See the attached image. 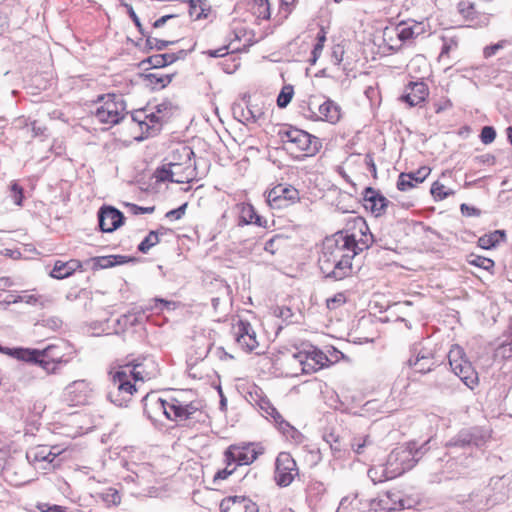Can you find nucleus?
Returning <instances> with one entry per match:
<instances>
[{
    "label": "nucleus",
    "instance_id": "603ef678",
    "mask_svg": "<svg viewBox=\"0 0 512 512\" xmlns=\"http://www.w3.org/2000/svg\"><path fill=\"white\" fill-rule=\"evenodd\" d=\"M431 169L428 166H422L418 168L416 171L406 172V174H411L413 178V182L415 184H419L425 181V179L430 175Z\"/></svg>",
    "mask_w": 512,
    "mask_h": 512
},
{
    "label": "nucleus",
    "instance_id": "20e7f679",
    "mask_svg": "<svg viewBox=\"0 0 512 512\" xmlns=\"http://www.w3.org/2000/svg\"><path fill=\"white\" fill-rule=\"evenodd\" d=\"M290 349V377L312 374L332 364L331 360L320 349L310 344H303L302 349Z\"/></svg>",
    "mask_w": 512,
    "mask_h": 512
},
{
    "label": "nucleus",
    "instance_id": "3c124183",
    "mask_svg": "<svg viewBox=\"0 0 512 512\" xmlns=\"http://www.w3.org/2000/svg\"><path fill=\"white\" fill-rule=\"evenodd\" d=\"M62 320L57 316H52L47 319L39 321L36 325L48 328L52 331H57L62 327Z\"/></svg>",
    "mask_w": 512,
    "mask_h": 512
},
{
    "label": "nucleus",
    "instance_id": "0e129e2a",
    "mask_svg": "<svg viewBox=\"0 0 512 512\" xmlns=\"http://www.w3.org/2000/svg\"><path fill=\"white\" fill-rule=\"evenodd\" d=\"M236 469V465H234L232 468L231 466H228V464H226V467L222 470H219L215 475H214V479L213 481L214 482H217L218 480H225L227 479L230 475L233 474V472L235 471Z\"/></svg>",
    "mask_w": 512,
    "mask_h": 512
},
{
    "label": "nucleus",
    "instance_id": "f03ea898",
    "mask_svg": "<svg viewBox=\"0 0 512 512\" xmlns=\"http://www.w3.org/2000/svg\"><path fill=\"white\" fill-rule=\"evenodd\" d=\"M143 410L149 419L163 414L171 421L184 422L188 420L200 421L202 412L197 402L184 403L177 398L165 400L156 393L146 394L143 399Z\"/></svg>",
    "mask_w": 512,
    "mask_h": 512
},
{
    "label": "nucleus",
    "instance_id": "e433bc0d",
    "mask_svg": "<svg viewBox=\"0 0 512 512\" xmlns=\"http://www.w3.org/2000/svg\"><path fill=\"white\" fill-rule=\"evenodd\" d=\"M389 470L387 462L383 465L373 466L368 470V477L375 484L394 479V477H390V473H388Z\"/></svg>",
    "mask_w": 512,
    "mask_h": 512
},
{
    "label": "nucleus",
    "instance_id": "e2e57ef3",
    "mask_svg": "<svg viewBox=\"0 0 512 512\" xmlns=\"http://www.w3.org/2000/svg\"><path fill=\"white\" fill-rule=\"evenodd\" d=\"M507 44L506 40H501L493 45H490L484 49V55L486 58L491 57L497 53L499 49H502Z\"/></svg>",
    "mask_w": 512,
    "mask_h": 512
},
{
    "label": "nucleus",
    "instance_id": "338daca9",
    "mask_svg": "<svg viewBox=\"0 0 512 512\" xmlns=\"http://www.w3.org/2000/svg\"><path fill=\"white\" fill-rule=\"evenodd\" d=\"M31 131H32V136L33 137H42V138H46L47 137V128L46 126H43V125H39L37 121H33L31 123Z\"/></svg>",
    "mask_w": 512,
    "mask_h": 512
},
{
    "label": "nucleus",
    "instance_id": "423d86ee",
    "mask_svg": "<svg viewBox=\"0 0 512 512\" xmlns=\"http://www.w3.org/2000/svg\"><path fill=\"white\" fill-rule=\"evenodd\" d=\"M321 148L320 140L310 133L290 125V157L301 160L315 155Z\"/></svg>",
    "mask_w": 512,
    "mask_h": 512
},
{
    "label": "nucleus",
    "instance_id": "c9c22d12",
    "mask_svg": "<svg viewBox=\"0 0 512 512\" xmlns=\"http://www.w3.org/2000/svg\"><path fill=\"white\" fill-rule=\"evenodd\" d=\"M173 78V74H162L159 72L149 73L145 75V80L152 89L165 88Z\"/></svg>",
    "mask_w": 512,
    "mask_h": 512
},
{
    "label": "nucleus",
    "instance_id": "052dcab7",
    "mask_svg": "<svg viewBox=\"0 0 512 512\" xmlns=\"http://www.w3.org/2000/svg\"><path fill=\"white\" fill-rule=\"evenodd\" d=\"M19 294H15L12 292H0V303L10 305L19 303Z\"/></svg>",
    "mask_w": 512,
    "mask_h": 512
},
{
    "label": "nucleus",
    "instance_id": "bf43d9fd",
    "mask_svg": "<svg viewBox=\"0 0 512 512\" xmlns=\"http://www.w3.org/2000/svg\"><path fill=\"white\" fill-rule=\"evenodd\" d=\"M186 207L187 204L185 203L176 209L170 210L166 213L165 217L171 221L179 220L184 216Z\"/></svg>",
    "mask_w": 512,
    "mask_h": 512
},
{
    "label": "nucleus",
    "instance_id": "79ce46f5",
    "mask_svg": "<svg viewBox=\"0 0 512 512\" xmlns=\"http://www.w3.org/2000/svg\"><path fill=\"white\" fill-rule=\"evenodd\" d=\"M107 399L118 407H127L129 402L131 401L130 398L124 397V395L121 392H119V390L115 389L112 386H110V389L107 393Z\"/></svg>",
    "mask_w": 512,
    "mask_h": 512
},
{
    "label": "nucleus",
    "instance_id": "37998d69",
    "mask_svg": "<svg viewBox=\"0 0 512 512\" xmlns=\"http://www.w3.org/2000/svg\"><path fill=\"white\" fill-rule=\"evenodd\" d=\"M250 98V95L244 94L242 97V101L246 106V115H248V119L250 120V122L254 123L261 117L262 111L256 105H252L250 103Z\"/></svg>",
    "mask_w": 512,
    "mask_h": 512
},
{
    "label": "nucleus",
    "instance_id": "dca6fc26",
    "mask_svg": "<svg viewBox=\"0 0 512 512\" xmlns=\"http://www.w3.org/2000/svg\"><path fill=\"white\" fill-rule=\"evenodd\" d=\"M127 372L132 375L134 381L149 380L157 375V364L152 358L144 357L128 363Z\"/></svg>",
    "mask_w": 512,
    "mask_h": 512
},
{
    "label": "nucleus",
    "instance_id": "72a5a7b5",
    "mask_svg": "<svg viewBox=\"0 0 512 512\" xmlns=\"http://www.w3.org/2000/svg\"><path fill=\"white\" fill-rule=\"evenodd\" d=\"M506 240L504 230H495L489 234H485L478 239V245L483 249L495 248L499 243Z\"/></svg>",
    "mask_w": 512,
    "mask_h": 512
},
{
    "label": "nucleus",
    "instance_id": "a878e982",
    "mask_svg": "<svg viewBox=\"0 0 512 512\" xmlns=\"http://www.w3.org/2000/svg\"><path fill=\"white\" fill-rule=\"evenodd\" d=\"M194 156V151L191 147L178 144L172 151L165 157L163 162L172 163V164H181L194 166L192 158Z\"/></svg>",
    "mask_w": 512,
    "mask_h": 512
},
{
    "label": "nucleus",
    "instance_id": "4be33fe9",
    "mask_svg": "<svg viewBox=\"0 0 512 512\" xmlns=\"http://www.w3.org/2000/svg\"><path fill=\"white\" fill-rule=\"evenodd\" d=\"M510 480L506 476H495L490 478L485 488L492 496V501L496 504L504 502L508 498Z\"/></svg>",
    "mask_w": 512,
    "mask_h": 512
},
{
    "label": "nucleus",
    "instance_id": "09e8293b",
    "mask_svg": "<svg viewBox=\"0 0 512 512\" xmlns=\"http://www.w3.org/2000/svg\"><path fill=\"white\" fill-rule=\"evenodd\" d=\"M10 198L15 205L22 206L24 199L23 188L17 182H12L10 185Z\"/></svg>",
    "mask_w": 512,
    "mask_h": 512
},
{
    "label": "nucleus",
    "instance_id": "2f4dec72",
    "mask_svg": "<svg viewBox=\"0 0 512 512\" xmlns=\"http://www.w3.org/2000/svg\"><path fill=\"white\" fill-rule=\"evenodd\" d=\"M260 409L266 414V417H271L278 425L279 430L285 434L288 428V422H286L281 414L277 411V409L271 404L268 399H260L259 401Z\"/></svg>",
    "mask_w": 512,
    "mask_h": 512
},
{
    "label": "nucleus",
    "instance_id": "c03bdc74",
    "mask_svg": "<svg viewBox=\"0 0 512 512\" xmlns=\"http://www.w3.org/2000/svg\"><path fill=\"white\" fill-rule=\"evenodd\" d=\"M468 262L469 264L484 269L486 271H491L495 266V263L492 259L474 254H471L469 256Z\"/></svg>",
    "mask_w": 512,
    "mask_h": 512
},
{
    "label": "nucleus",
    "instance_id": "4d7b16f0",
    "mask_svg": "<svg viewBox=\"0 0 512 512\" xmlns=\"http://www.w3.org/2000/svg\"><path fill=\"white\" fill-rule=\"evenodd\" d=\"M323 439L327 444H329L331 450H333L335 452L341 451V446L339 443L338 436H336L334 433H332V432L325 433L323 435Z\"/></svg>",
    "mask_w": 512,
    "mask_h": 512
},
{
    "label": "nucleus",
    "instance_id": "6ab92c4d",
    "mask_svg": "<svg viewBox=\"0 0 512 512\" xmlns=\"http://www.w3.org/2000/svg\"><path fill=\"white\" fill-rule=\"evenodd\" d=\"M457 9L461 16L469 22L470 27L481 28L490 22V15L477 11L474 4L469 1L459 2Z\"/></svg>",
    "mask_w": 512,
    "mask_h": 512
},
{
    "label": "nucleus",
    "instance_id": "2eb2a0df",
    "mask_svg": "<svg viewBox=\"0 0 512 512\" xmlns=\"http://www.w3.org/2000/svg\"><path fill=\"white\" fill-rule=\"evenodd\" d=\"M233 333L236 343L246 352L257 347L256 333L248 321L239 320L233 326Z\"/></svg>",
    "mask_w": 512,
    "mask_h": 512
},
{
    "label": "nucleus",
    "instance_id": "c85d7f7f",
    "mask_svg": "<svg viewBox=\"0 0 512 512\" xmlns=\"http://www.w3.org/2000/svg\"><path fill=\"white\" fill-rule=\"evenodd\" d=\"M67 390L69 394L72 396V400L75 401L76 404L87 403L92 392L91 385L86 380H77L72 382L67 387Z\"/></svg>",
    "mask_w": 512,
    "mask_h": 512
},
{
    "label": "nucleus",
    "instance_id": "c756f323",
    "mask_svg": "<svg viewBox=\"0 0 512 512\" xmlns=\"http://www.w3.org/2000/svg\"><path fill=\"white\" fill-rule=\"evenodd\" d=\"M83 263L77 259H71L67 262L56 261L50 275L56 279H64L71 276L75 271L81 270Z\"/></svg>",
    "mask_w": 512,
    "mask_h": 512
},
{
    "label": "nucleus",
    "instance_id": "412c9836",
    "mask_svg": "<svg viewBox=\"0 0 512 512\" xmlns=\"http://www.w3.org/2000/svg\"><path fill=\"white\" fill-rule=\"evenodd\" d=\"M429 95L428 86L422 81H411L406 86V93L402 100L409 106L414 107L422 104Z\"/></svg>",
    "mask_w": 512,
    "mask_h": 512
},
{
    "label": "nucleus",
    "instance_id": "8fccbe9b",
    "mask_svg": "<svg viewBox=\"0 0 512 512\" xmlns=\"http://www.w3.org/2000/svg\"><path fill=\"white\" fill-rule=\"evenodd\" d=\"M93 263V269H106L110 267H114L112 259L110 255L108 256H98L93 257L87 261V263Z\"/></svg>",
    "mask_w": 512,
    "mask_h": 512
},
{
    "label": "nucleus",
    "instance_id": "cd10ccee",
    "mask_svg": "<svg viewBox=\"0 0 512 512\" xmlns=\"http://www.w3.org/2000/svg\"><path fill=\"white\" fill-rule=\"evenodd\" d=\"M56 347L51 345L43 350H48L49 357H45L48 360H51L53 364L55 365L53 368V372H48L44 368H39L37 365H29L27 373L31 375L32 378L42 379L45 376L56 374L58 371V365L62 363V357L59 354H56L55 351Z\"/></svg>",
    "mask_w": 512,
    "mask_h": 512
},
{
    "label": "nucleus",
    "instance_id": "a211bd4d",
    "mask_svg": "<svg viewBox=\"0 0 512 512\" xmlns=\"http://www.w3.org/2000/svg\"><path fill=\"white\" fill-rule=\"evenodd\" d=\"M129 365L120 367L115 372H110L111 386L119 390L124 397L132 399L134 392L137 391L135 384L133 383L132 375L127 372Z\"/></svg>",
    "mask_w": 512,
    "mask_h": 512
},
{
    "label": "nucleus",
    "instance_id": "7c9ffc66",
    "mask_svg": "<svg viewBox=\"0 0 512 512\" xmlns=\"http://www.w3.org/2000/svg\"><path fill=\"white\" fill-rule=\"evenodd\" d=\"M274 480L280 487L288 486V453L280 452L275 460Z\"/></svg>",
    "mask_w": 512,
    "mask_h": 512
},
{
    "label": "nucleus",
    "instance_id": "473e14b6",
    "mask_svg": "<svg viewBox=\"0 0 512 512\" xmlns=\"http://www.w3.org/2000/svg\"><path fill=\"white\" fill-rule=\"evenodd\" d=\"M18 299L19 303L23 302L39 308H45L53 302L52 298L48 295L29 293L28 291H23L21 294H19Z\"/></svg>",
    "mask_w": 512,
    "mask_h": 512
},
{
    "label": "nucleus",
    "instance_id": "ea45409f",
    "mask_svg": "<svg viewBox=\"0 0 512 512\" xmlns=\"http://www.w3.org/2000/svg\"><path fill=\"white\" fill-rule=\"evenodd\" d=\"M430 193L435 201H442L455 194L454 190L446 189V187L439 181L432 183Z\"/></svg>",
    "mask_w": 512,
    "mask_h": 512
},
{
    "label": "nucleus",
    "instance_id": "1a4fd4ad",
    "mask_svg": "<svg viewBox=\"0 0 512 512\" xmlns=\"http://www.w3.org/2000/svg\"><path fill=\"white\" fill-rule=\"evenodd\" d=\"M195 166L163 162L154 176L158 182L189 183L196 177Z\"/></svg>",
    "mask_w": 512,
    "mask_h": 512
},
{
    "label": "nucleus",
    "instance_id": "13d9d810",
    "mask_svg": "<svg viewBox=\"0 0 512 512\" xmlns=\"http://www.w3.org/2000/svg\"><path fill=\"white\" fill-rule=\"evenodd\" d=\"M126 207L129 209V211L133 214V215H139V214H151L154 212L155 210V207L154 206H151V207H141V206H138L136 204H132V203H127L126 204Z\"/></svg>",
    "mask_w": 512,
    "mask_h": 512
},
{
    "label": "nucleus",
    "instance_id": "9d476101",
    "mask_svg": "<svg viewBox=\"0 0 512 512\" xmlns=\"http://www.w3.org/2000/svg\"><path fill=\"white\" fill-rule=\"evenodd\" d=\"M1 353L9 355L17 360L26 362L28 365H37L39 368H44L48 372H53L55 366L51 360L46 359L49 357L48 350H39L32 348H9L2 347Z\"/></svg>",
    "mask_w": 512,
    "mask_h": 512
},
{
    "label": "nucleus",
    "instance_id": "774afa93",
    "mask_svg": "<svg viewBox=\"0 0 512 512\" xmlns=\"http://www.w3.org/2000/svg\"><path fill=\"white\" fill-rule=\"evenodd\" d=\"M36 507L41 512H65L64 507L60 505H50L49 503H38Z\"/></svg>",
    "mask_w": 512,
    "mask_h": 512
},
{
    "label": "nucleus",
    "instance_id": "f704fd0d",
    "mask_svg": "<svg viewBox=\"0 0 512 512\" xmlns=\"http://www.w3.org/2000/svg\"><path fill=\"white\" fill-rule=\"evenodd\" d=\"M397 36L402 41L413 39L423 32L421 23L414 22L412 25L400 24L397 28Z\"/></svg>",
    "mask_w": 512,
    "mask_h": 512
},
{
    "label": "nucleus",
    "instance_id": "4c0bfd02",
    "mask_svg": "<svg viewBox=\"0 0 512 512\" xmlns=\"http://www.w3.org/2000/svg\"><path fill=\"white\" fill-rule=\"evenodd\" d=\"M164 232H165L164 227H161L157 231H150L149 234L138 245V250L144 254L148 253V251L152 247L156 246L159 243V241H160L159 235H163Z\"/></svg>",
    "mask_w": 512,
    "mask_h": 512
},
{
    "label": "nucleus",
    "instance_id": "a19ab883",
    "mask_svg": "<svg viewBox=\"0 0 512 512\" xmlns=\"http://www.w3.org/2000/svg\"><path fill=\"white\" fill-rule=\"evenodd\" d=\"M206 4L202 0H190L189 2V15L194 20H200L202 18H207L208 14L206 13Z\"/></svg>",
    "mask_w": 512,
    "mask_h": 512
},
{
    "label": "nucleus",
    "instance_id": "a18cd8bd",
    "mask_svg": "<svg viewBox=\"0 0 512 512\" xmlns=\"http://www.w3.org/2000/svg\"><path fill=\"white\" fill-rule=\"evenodd\" d=\"M416 184L413 182V178L411 174H406V172H402L398 176L396 187L399 191H409L414 188Z\"/></svg>",
    "mask_w": 512,
    "mask_h": 512
},
{
    "label": "nucleus",
    "instance_id": "bb28decb",
    "mask_svg": "<svg viewBox=\"0 0 512 512\" xmlns=\"http://www.w3.org/2000/svg\"><path fill=\"white\" fill-rule=\"evenodd\" d=\"M239 211V226L255 224L264 228L267 221L257 214L255 208L249 203H240L237 205Z\"/></svg>",
    "mask_w": 512,
    "mask_h": 512
},
{
    "label": "nucleus",
    "instance_id": "de8ad7c7",
    "mask_svg": "<svg viewBox=\"0 0 512 512\" xmlns=\"http://www.w3.org/2000/svg\"><path fill=\"white\" fill-rule=\"evenodd\" d=\"M254 7L255 13L258 14L259 17L263 19H268L270 17V3L269 0H251Z\"/></svg>",
    "mask_w": 512,
    "mask_h": 512
},
{
    "label": "nucleus",
    "instance_id": "6e6d98bb",
    "mask_svg": "<svg viewBox=\"0 0 512 512\" xmlns=\"http://www.w3.org/2000/svg\"><path fill=\"white\" fill-rule=\"evenodd\" d=\"M153 302H154V305H150L149 307H146V308L150 309V310L163 311L165 308L171 309V306L175 305L174 302L167 301L162 298H155V299H153Z\"/></svg>",
    "mask_w": 512,
    "mask_h": 512
},
{
    "label": "nucleus",
    "instance_id": "6e6552de",
    "mask_svg": "<svg viewBox=\"0 0 512 512\" xmlns=\"http://www.w3.org/2000/svg\"><path fill=\"white\" fill-rule=\"evenodd\" d=\"M449 364L455 376H457L468 388L474 389L478 385V374L472 364L464 359V351L455 346L448 354Z\"/></svg>",
    "mask_w": 512,
    "mask_h": 512
},
{
    "label": "nucleus",
    "instance_id": "58836bf2",
    "mask_svg": "<svg viewBox=\"0 0 512 512\" xmlns=\"http://www.w3.org/2000/svg\"><path fill=\"white\" fill-rule=\"evenodd\" d=\"M372 445L373 440L369 435H357L354 436L351 440V448L358 455L363 454L365 452V448Z\"/></svg>",
    "mask_w": 512,
    "mask_h": 512
},
{
    "label": "nucleus",
    "instance_id": "f8f14e48",
    "mask_svg": "<svg viewBox=\"0 0 512 512\" xmlns=\"http://www.w3.org/2000/svg\"><path fill=\"white\" fill-rule=\"evenodd\" d=\"M410 358L407 360L409 367L414 368L415 372L425 374L435 367L434 354L431 349L423 347L420 343H415L410 349Z\"/></svg>",
    "mask_w": 512,
    "mask_h": 512
},
{
    "label": "nucleus",
    "instance_id": "393cba45",
    "mask_svg": "<svg viewBox=\"0 0 512 512\" xmlns=\"http://www.w3.org/2000/svg\"><path fill=\"white\" fill-rule=\"evenodd\" d=\"M318 114H316L309 106V110L316 116L317 120L327 121L335 124L340 119V107L331 99H326L322 104L317 106Z\"/></svg>",
    "mask_w": 512,
    "mask_h": 512
},
{
    "label": "nucleus",
    "instance_id": "9b49d317",
    "mask_svg": "<svg viewBox=\"0 0 512 512\" xmlns=\"http://www.w3.org/2000/svg\"><path fill=\"white\" fill-rule=\"evenodd\" d=\"M1 353L9 355L17 360L26 362L28 365H37L39 368H44L48 372H53L55 366L51 360L46 359L49 357L48 350H39L32 348H9L2 347Z\"/></svg>",
    "mask_w": 512,
    "mask_h": 512
},
{
    "label": "nucleus",
    "instance_id": "5fc2aeb1",
    "mask_svg": "<svg viewBox=\"0 0 512 512\" xmlns=\"http://www.w3.org/2000/svg\"><path fill=\"white\" fill-rule=\"evenodd\" d=\"M57 453H53L51 450H48L46 447L40 448L36 454L35 459L40 461L53 462L56 458Z\"/></svg>",
    "mask_w": 512,
    "mask_h": 512
},
{
    "label": "nucleus",
    "instance_id": "f257e3e1",
    "mask_svg": "<svg viewBox=\"0 0 512 512\" xmlns=\"http://www.w3.org/2000/svg\"><path fill=\"white\" fill-rule=\"evenodd\" d=\"M360 232L362 238L358 241L354 234L343 232L324 239L318 264L325 278L338 281L351 275L353 258L369 248L373 241V235L363 220Z\"/></svg>",
    "mask_w": 512,
    "mask_h": 512
},
{
    "label": "nucleus",
    "instance_id": "0eeeda50",
    "mask_svg": "<svg viewBox=\"0 0 512 512\" xmlns=\"http://www.w3.org/2000/svg\"><path fill=\"white\" fill-rule=\"evenodd\" d=\"M103 105L95 111V118L105 124L116 125L126 115V104L121 96L115 94L102 95L98 98Z\"/></svg>",
    "mask_w": 512,
    "mask_h": 512
},
{
    "label": "nucleus",
    "instance_id": "b1692460",
    "mask_svg": "<svg viewBox=\"0 0 512 512\" xmlns=\"http://www.w3.org/2000/svg\"><path fill=\"white\" fill-rule=\"evenodd\" d=\"M267 203L273 210H279L288 206V185L280 183L267 191Z\"/></svg>",
    "mask_w": 512,
    "mask_h": 512
},
{
    "label": "nucleus",
    "instance_id": "5701e85b",
    "mask_svg": "<svg viewBox=\"0 0 512 512\" xmlns=\"http://www.w3.org/2000/svg\"><path fill=\"white\" fill-rule=\"evenodd\" d=\"M494 505L496 503L492 501L491 494L485 488L471 492L466 500V506L472 512H483Z\"/></svg>",
    "mask_w": 512,
    "mask_h": 512
},
{
    "label": "nucleus",
    "instance_id": "864d4df0",
    "mask_svg": "<svg viewBox=\"0 0 512 512\" xmlns=\"http://www.w3.org/2000/svg\"><path fill=\"white\" fill-rule=\"evenodd\" d=\"M496 130L493 126H484L480 132V140L483 144H490L496 138Z\"/></svg>",
    "mask_w": 512,
    "mask_h": 512
},
{
    "label": "nucleus",
    "instance_id": "aec40b11",
    "mask_svg": "<svg viewBox=\"0 0 512 512\" xmlns=\"http://www.w3.org/2000/svg\"><path fill=\"white\" fill-rule=\"evenodd\" d=\"M221 512H258L256 503L245 496H229L220 502Z\"/></svg>",
    "mask_w": 512,
    "mask_h": 512
},
{
    "label": "nucleus",
    "instance_id": "69168bd1",
    "mask_svg": "<svg viewBox=\"0 0 512 512\" xmlns=\"http://www.w3.org/2000/svg\"><path fill=\"white\" fill-rule=\"evenodd\" d=\"M460 210L463 215L468 217H478L481 215V211L478 208L470 206L466 203L461 204Z\"/></svg>",
    "mask_w": 512,
    "mask_h": 512
},
{
    "label": "nucleus",
    "instance_id": "ddd939ff",
    "mask_svg": "<svg viewBox=\"0 0 512 512\" xmlns=\"http://www.w3.org/2000/svg\"><path fill=\"white\" fill-rule=\"evenodd\" d=\"M258 455L259 453L252 444L245 446L231 445L224 452V461L228 466L249 465L257 459Z\"/></svg>",
    "mask_w": 512,
    "mask_h": 512
},
{
    "label": "nucleus",
    "instance_id": "f3484780",
    "mask_svg": "<svg viewBox=\"0 0 512 512\" xmlns=\"http://www.w3.org/2000/svg\"><path fill=\"white\" fill-rule=\"evenodd\" d=\"M124 215L112 206H103L98 212L99 227L102 232H113L123 225Z\"/></svg>",
    "mask_w": 512,
    "mask_h": 512
},
{
    "label": "nucleus",
    "instance_id": "680f3d73",
    "mask_svg": "<svg viewBox=\"0 0 512 512\" xmlns=\"http://www.w3.org/2000/svg\"><path fill=\"white\" fill-rule=\"evenodd\" d=\"M346 301L343 293H337L334 297L327 299V307L329 309H335L336 307L344 304Z\"/></svg>",
    "mask_w": 512,
    "mask_h": 512
},
{
    "label": "nucleus",
    "instance_id": "39448f33",
    "mask_svg": "<svg viewBox=\"0 0 512 512\" xmlns=\"http://www.w3.org/2000/svg\"><path fill=\"white\" fill-rule=\"evenodd\" d=\"M429 441L418 446L415 441L394 448L387 457L390 477H398L411 470L428 451Z\"/></svg>",
    "mask_w": 512,
    "mask_h": 512
},
{
    "label": "nucleus",
    "instance_id": "4468645a",
    "mask_svg": "<svg viewBox=\"0 0 512 512\" xmlns=\"http://www.w3.org/2000/svg\"><path fill=\"white\" fill-rule=\"evenodd\" d=\"M390 201L377 189L366 187L363 191V206L373 216L381 217L385 214Z\"/></svg>",
    "mask_w": 512,
    "mask_h": 512
},
{
    "label": "nucleus",
    "instance_id": "49530a36",
    "mask_svg": "<svg viewBox=\"0 0 512 512\" xmlns=\"http://www.w3.org/2000/svg\"><path fill=\"white\" fill-rule=\"evenodd\" d=\"M171 44H174V41L160 40L146 34V48L149 50L156 49L157 51H162Z\"/></svg>",
    "mask_w": 512,
    "mask_h": 512
},
{
    "label": "nucleus",
    "instance_id": "7ed1b4c3",
    "mask_svg": "<svg viewBox=\"0 0 512 512\" xmlns=\"http://www.w3.org/2000/svg\"><path fill=\"white\" fill-rule=\"evenodd\" d=\"M487 438L488 435L480 427L464 428L447 442L446 447L449 455L457 458L460 465L469 467L478 457Z\"/></svg>",
    "mask_w": 512,
    "mask_h": 512
}]
</instances>
